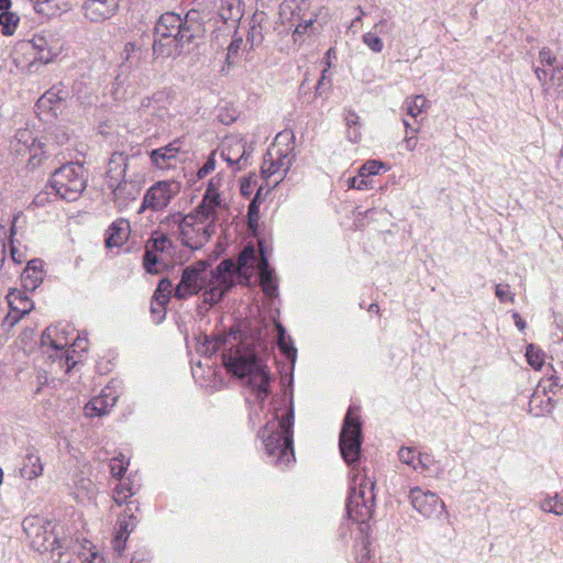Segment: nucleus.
<instances>
[{
    "mask_svg": "<svg viewBox=\"0 0 563 563\" xmlns=\"http://www.w3.org/2000/svg\"><path fill=\"white\" fill-rule=\"evenodd\" d=\"M222 363L227 372L241 379L263 401L268 394L271 376L262 360L265 349L262 334L242 322L227 332Z\"/></svg>",
    "mask_w": 563,
    "mask_h": 563,
    "instance_id": "1",
    "label": "nucleus"
},
{
    "mask_svg": "<svg viewBox=\"0 0 563 563\" xmlns=\"http://www.w3.org/2000/svg\"><path fill=\"white\" fill-rule=\"evenodd\" d=\"M216 287L211 290V299H223L238 284L250 286L252 278L257 275L263 292L271 298L278 296V282L274 269L269 265L264 242L258 241L245 244L239 252L236 260L231 257L222 260L214 267Z\"/></svg>",
    "mask_w": 563,
    "mask_h": 563,
    "instance_id": "2",
    "label": "nucleus"
},
{
    "mask_svg": "<svg viewBox=\"0 0 563 563\" xmlns=\"http://www.w3.org/2000/svg\"><path fill=\"white\" fill-rule=\"evenodd\" d=\"M205 26L199 11L190 10L184 18L174 12L161 15L155 25L153 49L161 55H169L173 47H184L203 35Z\"/></svg>",
    "mask_w": 563,
    "mask_h": 563,
    "instance_id": "3",
    "label": "nucleus"
},
{
    "mask_svg": "<svg viewBox=\"0 0 563 563\" xmlns=\"http://www.w3.org/2000/svg\"><path fill=\"white\" fill-rule=\"evenodd\" d=\"M128 156L122 152H114L108 162L104 184L111 191L112 200L119 210L125 209L136 200L142 190V183L134 178H126Z\"/></svg>",
    "mask_w": 563,
    "mask_h": 563,
    "instance_id": "4",
    "label": "nucleus"
},
{
    "mask_svg": "<svg viewBox=\"0 0 563 563\" xmlns=\"http://www.w3.org/2000/svg\"><path fill=\"white\" fill-rule=\"evenodd\" d=\"M208 262L198 261L184 268L180 282L175 288L174 296L177 299L184 300L203 290L202 296L205 302L210 306L220 302L222 299H211V290L218 286L213 278L216 275L214 268L208 271Z\"/></svg>",
    "mask_w": 563,
    "mask_h": 563,
    "instance_id": "5",
    "label": "nucleus"
},
{
    "mask_svg": "<svg viewBox=\"0 0 563 563\" xmlns=\"http://www.w3.org/2000/svg\"><path fill=\"white\" fill-rule=\"evenodd\" d=\"M374 486L372 478L362 472L356 473L352 479L346 509L349 517L361 525H365L373 515Z\"/></svg>",
    "mask_w": 563,
    "mask_h": 563,
    "instance_id": "6",
    "label": "nucleus"
},
{
    "mask_svg": "<svg viewBox=\"0 0 563 563\" xmlns=\"http://www.w3.org/2000/svg\"><path fill=\"white\" fill-rule=\"evenodd\" d=\"M51 186L62 199L76 201L87 186L85 167L73 162L64 164L52 174Z\"/></svg>",
    "mask_w": 563,
    "mask_h": 563,
    "instance_id": "7",
    "label": "nucleus"
},
{
    "mask_svg": "<svg viewBox=\"0 0 563 563\" xmlns=\"http://www.w3.org/2000/svg\"><path fill=\"white\" fill-rule=\"evenodd\" d=\"M169 228H176L181 243L192 250H197L210 239L209 227H197L194 214L183 216L180 212L169 214L162 222Z\"/></svg>",
    "mask_w": 563,
    "mask_h": 563,
    "instance_id": "8",
    "label": "nucleus"
},
{
    "mask_svg": "<svg viewBox=\"0 0 563 563\" xmlns=\"http://www.w3.org/2000/svg\"><path fill=\"white\" fill-rule=\"evenodd\" d=\"M55 525L41 517H29L23 520V530L26 533L32 549L37 552H54L60 549L57 536L54 533Z\"/></svg>",
    "mask_w": 563,
    "mask_h": 563,
    "instance_id": "9",
    "label": "nucleus"
},
{
    "mask_svg": "<svg viewBox=\"0 0 563 563\" xmlns=\"http://www.w3.org/2000/svg\"><path fill=\"white\" fill-rule=\"evenodd\" d=\"M69 342L64 332H59L57 327L51 325L45 329L41 336V347L45 354L57 363L60 368H65L68 373L76 364L77 361L66 349Z\"/></svg>",
    "mask_w": 563,
    "mask_h": 563,
    "instance_id": "10",
    "label": "nucleus"
},
{
    "mask_svg": "<svg viewBox=\"0 0 563 563\" xmlns=\"http://www.w3.org/2000/svg\"><path fill=\"white\" fill-rule=\"evenodd\" d=\"M361 434L357 408L351 406L345 415L339 442L341 454L349 464L358 460L362 443Z\"/></svg>",
    "mask_w": 563,
    "mask_h": 563,
    "instance_id": "11",
    "label": "nucleus"
},
{
    "mask_svg": "<svg viewBox=\"0 0 563 563\" xmlns=\"http://www.w3.org/2000/svg\"><path fill=\"white\" fill-rule=\"evenodd\" d=\"M409 500L413 509L427 519L449 516L444 501L433 492L413 487L409 492Z\"/></svg>",
    "mask_w": 563,
    "mask_h": 563,
    "instance_id": "12",
    "label": "nucleus"
},
{
    "mask_svg": "<svg viewBox=\"0 0 563 563\" xmlns=\"http://www.w3.org/2000/svg\"><path fill=\"white\" fill-rule=\"evenodd\" d=\"M180 186L178 183L161 180L152 185L143 197L142 205L139 213L150 209L154 212L164 210L179 192Z\"/></svg>",
    "mask_w": 563,
    "mask_h": 563,
    "instance_id": "13",
    "label": "nucleus"
},
{
    "mask_svg": "<svg viewBox=\"0 0 563 563\" xmlns=\"http://www.w3.org/2000/svg\"><path fill=\"white\" fill-rule=\"evenodd\" d=\"M271 463L277 464L282 459V417L275 408L272 418L258 433Z\"/></svg>",
    "mask_w": 563,
    "mask_h": 563,
    "instance_id": "14",
    "label": "nucleus"
},
{
    "mask_svg": "<svg viewBox=\"0 0 563 563\" xmlns=\"http://www.w3.org/2000/svg\"><path fill=\"white\" fill-rule=\"evenodd\" d=\"M309 0H284V15L289 14L290 26H295V41L305 34L314 21V14L309 10Z\"/></svg>",
    "mask_w": 563,
    "mask_h": 563,
    "instance_id": "15",
    "label": "nucleus"
},
{
    "mask_svg": "<svg viewBox=\"0 0 563 563\" xmlns=\"http://www.w3.org/2000/svg\"><path fill=\"white\" fill-rule=\"evenodd\" d=\"M164 99L165 93L163 91L143 98L137 108L140 119L154 126L163 123L168 115L167 108L164 106Z\"/></svg>",
    "mask_w": 563,
    "mask_h": 563,
    "instance_id": "16",
    "label": "nucleus"
},
{
    "mask_svg": "<svg viewBox=\"0 0 563 563\" xmlns=\"http://www.w3.org/2000/svg\"><path fill=\"white\" fill-rule=\"evenodd\" d=\"M11 148L18 155L29 154V164L33 167L42 162L43 144L29 130H19L15 133L14 139L11 141Z\"/></svg>",
    "mask_w": 563,
    "mask_h": 563,
    "instance_id": "17",
    "label": "nucleus"
},
{
    "mask_svg": "<svg viewBox=\"0 0 563 563\" xmlns=\"http://www.w3.org/2000/svg\"><path fill=\"white\" fill-rule=\"evenodd\" d=\"M119 7L120 0H82L80 11L88 21L100 23L111 19Z\"/></svg>",
    "mask_w": 563,
    "mask_h": 563,
    "instance_id": "18",
    "label": "nucleus"
},
{
    "mask_svg": "<svg viewBox=\"0 0 563 563\" xmlns=\"http://www.w3.org/2000/svg\"><path fill=\"white\" fill-rule=\"evenodd\" d=\"M125 57L118 67V74L114 78V85L117 88L124 85L129 76L140 69L143 64V52L140 47H136L134 43H126L124 46ZM118 89H115L117 91Z\"/></svg>",
    "mask_w": 563,
    "mask_h": 563,
    "instance_id": "19",
    "label": "nucleus"
},
{
    "mask_svg": "<svg viewBox=\"0 0 563 563\" xmlns=\"http://www.w3.org/2000/svg\"><path fill=\"white\" fill-rule=\"evenodd\" d=\"M8 303L11 311L4 319L3 324L13 328L34 307L33 301L21 290H12L8 294Z\"/></svg>",
    "mask_w": 563,
    "mask_h": 563,
    "instance_id": "20",
    "label": "nucleus"
},
{
    "mask_svg": "<svg viewBox=\"0 0 563 563\" xmlns=\"http://www.w3.org/2000/svg\"><path fill=\"white\" fill-rule=\"evenodd\" d=\"M250 155V151L246 146V142L242 137L227 139L221 150V157L230 165H238V169H241L246 164Z\"/></svg>",
    "mask_w": 563,
    "mask_h": 563,
    "instance_id": "21",
    "label": "nucleus"
},
{
    "mask_svg": "<svg viewBox=\"0 0 563 563\" xmlns=\"http://www.w3.org/2000/svg\"><path fill=\"white\" fill-rule=\"evenodd\" d=\"M30 44L36 52V58L45 64L52 62L60 52L62 46L52 35L35 34Z\"/></svg>",
    "mask_w": 563,
    "mask_h": 563,
    "instance_id": "22",
    "label": "nucleus"
},
{
    "mask_svg": "<svg viewBox=\"0 0 563 563\" xmlns=\"http://www.w3.org/2000/svg\"><path fill=\"white\" fill-rule=\"evenodd\" d=\"M130 234V221L124 218L117 219L111 223L106 232V247L113 249L123 246L124 243L129 240Z\"/></svg>",
    "mask_w": 563,
    "mask_h": 563,
    "instance_id": "23",
    "label": "nucleus"
},
{
    "mask_svg": "<svg viewBox=\"0 0 563 563\" xmlns=\"http://www.w3.org/2000/svg\"><path fill=\"white\" fill-rule=\"evenodd\" d=\"M43 468L37 450L33 446L26 448L21 455L20 476L32 481L42 475Z\"/></svg>",
    "mask_w": 563,
    "mask_h": 563,
    "instance_id": "24",
    "label": "nucleus"
},
{
    "mask_svg": "<svg viewBox=\"0 0 563 563\" xmlns=\"http://www.w3.org/2000/svg\"><path fill=\"white\" fill-rule=\"evenodd\" d=\"M108 389L109 388L103 389L99 396L92 398L85 405L84 411L87 417L104 416L115 405L118 397L112 395L111 391H108Z\"/></svg>",
    "mask_w": 563,
    "mask_h": 563,
    "instance_id": "25",
    "label": "nucleus"
},
{
    "mask_svg": "<svg viewBox=\"0 0 563 563\" xmlns=\"http://www.w3.org/2000/svg\"><path fill=\"white\" fill-rule=\"evenodd\" d=\"M131 511V507L128 506L125 510V515L119 518L118 526L119 529L113 539V549L118 554H121L124 550L125 542L130 536V533L135 529L137 520L133 516V514H129Z\"/></svg>",
    "mask_w": 563,
    "mask_h": 563,
    "instance_id": "26",
    "label": "nucleus"
},
{
    "mask_svg": "<svg viewBox=\"0 0 563 563\" xmlns=\"http://www.w3.org/2000/svg\"><path fill=\"white\" fill-rule=\"evenodd\" d=\"M43 261L34 258L27 262L26 267L21 274L22 285L25 290H35L43 282Z\"/></svg>",
    "mask_w": 563,
    "mask_h": 563,
    "instance_id": "27",
    "label": "nucleus"
},
{
    "mask_svg": "<svg viewBox=\"0 0 563 563\" xmlns=\"http://www.w3.org/2000/svg\"><path fill=\"white\" fill-rule=\"evenodd\" d=\"M227 340V333L218 335L203 334L198 339L197 352L205 356H212L218 351L224 354V341Z\"/></svg>",
    "mask_w": 563,
    "mask_h": 563,
    "instance_id": "28",
    "label": "nucleus"
},
{
    "mask_svg": "<svg viewBox=\"0 0 563 563\" xmlns=\"http://www.w3.org/2000/svg\"><path fill=\"white\" fill-rule=\"evenodd\" d=\"M242 0H221L219 15L224 23L235 25L243 16Z\"/></svg>",
    "mask_w": 563,
    "mask_h": 563,
    "instance_id": "29",
    "label": "nucleus"
},
{
    "mask_svg": "<svg viewBox=\"0 0 563 563\" xmlns=\"http://www.w3.org/2000/svg\"><path fill=\"white\" fill-rule=\"evenodd\" d=\"M179 147L176 143H170L166 146L153 150L151 153L152 163L158 168H168L169 162L176 157Z\"/></svg>",
    "mask_w": 563,
    "mask_h": 563,
    "instance_id": "30",
    "label": "nucleus"
},
{
    "mask_svg": "<svg viewBox=\"0 0 563 563\" xmlns=\"http://www.w3.org/2000/svg\"><path fill=\"white\" fill-rule=\"evenodd\" d=\"M282 167V152L278 147H276L275 143L273 144V148H271L266 156L264 157V162L262 165V175L264 177H271L274 174L278 173Z\"/></svg>",
    "mask_w": 563,
    "mask_h": 563,
    "instance_id": "31",
    "label": "nucleus"
},
{
    "mask_svg": "<svg viewBox=\"0 0 563 563\" xmlns=\"http://www.w3.org/2000/svg\"><path fill=\"white\" fill-rule=\"evenodd\" d=\"M219 206H213V203L209 200H205L202 198L201 202L196 207L195 212L191 214L195 216V220L198 223H203L207 220H211L208 225L209 229L212 227V223L217 220V208Z\"/></svg>",
    "mask_w": 563,
    "mask_h": 563,
    "instance_id": "32",
    "label": "nucleus"
},
{
    "mask_svg": "<svg viewBox=\"0 0 563 563\" xmlns=\"http://www.w3.org/2000/svg\"><path fill=\"white\" fill-rule=\"evenodd\" d=\"M427 106V98L423 95H416L405 99L402 109L407 115L417 119L426 110Z\"/></svg>",
    "mask_w": 563,
    "mask_h": 563,
    "instance_id": "33",
    "label": "nucleus"
},
{
    "mask_svg": "<svg viewBox=\"0 0 563 563\" xmlns=\"http://www.w3.org/2000/svg\"><path fill=\"white\" fill-rule=\"evenodd\" d=\"M139 485L134 484V482L129 477L114 488L113 500L117 505L121 506L125 504L130 497L135 495Z\"/></svg>",
    "mask_w": 563,
    "mask_h": 563,
    "instance_id": "34",
    "label": "nucleus"
},
{
    "mask_svg": "<svg viewBox=\"0 0 563 563\" xmlns=\"http://www.w3.org/2000/svg\"><path fill=\"white\" fill-rule=\"evenodd\" d=\"M172 291V280H169L168 278L161 279L153 296V299L156 302V305L161 306V312H164V306L168 303Z\"/></svg>",
    "mask_w": 563,
    "mask_h": 563,
    "instance_id": "35",
    "label": "nucleus"
},
{
    "mask_svg": "<svg viewBox=\"0 0 563 563\" xmlns=\"http://www.w3.org/2000/svg\"><path fill=\"white\" fill-rule=\"evenodd\" d=\"M540 509L544 512L554 514L556 516L563 515V492L556 493L553 496H547L540 501Z\"/></svg>",
    "mask_w": 563,
    "mask_h": 563,
    "instance_id": "36",
    "label": "nucleus"
},
{
    "mask_svg": "<svg viewBox=\"0 0 563 563\" xmlns=\"http://www.w3.org/2000/svg\"><path fill=\"white\" fill-rule=\"evenodd\" d=\"M20 23V16L11 12L10 10H2L0 13V25L2 29V34L10 36L14 34L18 25Z\"/></svg>",
    "mask_w": 563,
    "mask_h": 563,
    "instance_id": "37",
    "label": "nucleus"
},
{
    "mask_svg": "<svg viewBox=\"0 0 563 563\" xmlns=\"http://www.w3.org/2000/svg\"><path fill=\"white\" fill-rule=\"evenodd\" d=\"M33 8L36 13L45 18L56 16L62 11L56 0H35Z\"/></svg>",
    "mask_w": 563,
    "mask_h": 563,
    "instance_id": "38",
    "label": "nucleus"
},
{
    "mask_svg": "<svg viewBox=\"0 0 563 563\" xmlns=\"http://www.w3.org/2000/svg\"><path fill=\"white\" fill-rule=\"evenodd\" d=\"M146 245L150 250H153L156 253H163L172 247V241L166 234L154 232L151 239L146 242Z\"/></svg>",
    "mask_w": 563,
    "mask_h": 563,
    "instance_id": "39",
    "label": "nucleus"
},
{
    "mask_svg": "<svg viewBox=\"0 0 563 563\" xmlns=\"http://www.w3.org/2000/svg\"><path fill=\"white\" fill-rule=\"evenodd\" d=\"M544 352L534 344H529L526 350L528 364L534 369H540L544 363Z\"/></svg>",
    "mask_w": 563,
    "mask_h": 563,
    "instance_id": "40",
    "label": "nucleus"
},
{
    "mask_svg": "<svg viewBox=\"0 0 563 563\" xmlns=\"http://www.w3.org/2000/svg\"><path fill=\"white\" fill-rule=\"evenodd\" d=\"M220 186H221V178L219 176L211 178L202 198L205 200L211 201L213 203V206H220L221 205V198H220V194H219Z\"/></svg>",
    "mask_w": 563,
    "mask_h": 563,
    "instance_id": "41",
    "label": "nucleus"
},
{
    "mask_svg": "<svg viewBox=\"0 0 563 563\" xmlns=\"http://www.w3.org/2000/svg\"><path fill=\"white\" fill-rule=\"evenodd\" d=\"M242 46H243L242 37L232 40V42L230 43V45L228 47V52H227V56H225V66L222 68L223 73L225 71L227 68L229 69L232 65H234L235 59L238 58Z\"/></svg>",
    "mask_w": 563,
    "mask_h": 563,
    "instance_id": "42",
    "label": "nucleus"
},
{
    "mask_svg": "<svg viewBox=\"0 0 563 563\" xmlns=\"http://www.w3.org/2000/svg\"><path fill=\"white\" fill-rule=\"evenodd\" d=\"M129 464V460H125V456L122 453L113 457L110 462V471L112 476L115 478H121L128 470Z\"/></svg>",
    "mask_w": 563,
    "mask_h": 563,
    "instance_id": "43",
    "label": "nucleus"
},
{
    "mask_svg": "<svg viewBox=\"0 0 563 563\" xmlns=\"http://www.w3.org/2000/svg\"><path fill=\"white\" fill-rule=\"evenodd\" d=\"M380 169H386L385 164L380 161L371 159L360 167L358 176L366 178L372 175H378Z\"/></svg>",
    "mask_w": 563,
    "mask_h": 563,
    "instance_id": "44",
    "label": "nucleus"
},
{
    "mask_svg": "<svg viewBox=\"0 0 563 563\" xmlns=\"http://www.w3.org/2000/svg\"><path fill=\"white\" fill-rule=\"evenodd\" d=\"M19 220V217L15 216L12 220V224H11V228H10V244H11V260L14 264H21L25 257H24V254L22 252H20L15 245H14V239L13 236L16 234V229H15V224Z\"/></svg>",
    "mask_w": 563,
    "mask_h": 563,
    "instance_id": "45",
    "label": "nucleus"
},
{
    "mask_svg": "<svg viewBox=\"0 0 563 563\" xmlns=\"http://www.w3.org/2000/svg\"><path fill=\"white\" fill-rule=\"evenodd\" d=\"M291 417H292V415L290 417H284V449H283L284 461L286 460V456L288 454H290L292 460H295V452H294V446H292V440H291V435L289 433L290 418Z\"/></svg>",
    "mask_w": 563,
    "mask_h": 563,
    "instance_id": "46",
    "label": "nucleus"
},
{
    "mask_svg": "<svg viewBox=\"0 0 563 563\" xmlns=\"http://www.w3.org/2000/svg\"><path fill=\"white\" fill-rule=\"evenodd\" d=\"M399 459L402 463L411 466L412 468L417 470L420 464H422L420 457L416 456L415 450L410 448H401L399 450Z\"/></svg>",
    "mask_w": 563,
    "mask_h": 563,
    "instance_id": "47",
    "label": "nucleus"
},
{
    "mask_svg": "<svg viewBox=\"0 0 563 563\" xmlns=\"http://www.w3.org/2000/svg\"><path fill=\"white\" fill-rule=\"evenodd\" d=\"M157 263V253L153 250H150V247L145 244V253L143 255V266L145 271L150 274H156L158 272L156 268Z\"/></svg>",
    "mask_w": 563,
    "mask_h": 563,
    "instance_id": "48",
    "label": "nucleus"
},
{
    "mask_svg": "<svg viewBox=\"0 0 563 563\" xmlns=\"http://www.w3.org/2000/svg\"><path fill=\"white\" fill-rule=\"evenodd\" d=\"M257 197H258V194L251 201V203L249 205V210H247L249 228L253 232H255L257 230L258 219H260V206L257 203Z\"/></svg>",
    "mask_w": 563,
    "mask_h": 563,
    "instance_id": "49",
    "label": "nucleus"
},
{
    "mask_svg": "<svg viewBox=\"0 0 563 563\" xmlns=\"http://www.w3.org/2000/svg\"><path fill=\"white\" fill-rule=\"evenodd\" d=\"M363 43L374 53H380L384 48L382 38L376 32H367L363 35Z\"/></svg>",
    "mask_w": 563,
    "mask_h": 563,
    "instance_id": "50",
    "label": "nucleus"
},
{
    "mask_svg": "<svg viewBox=\"0 0 563 563\" xmlns=\"http://www.w3.org/2000/svg\"><path fill=\"white\" fill-rule=\"evenodd\" d=\"M495 295L501 302H514L515 295L509 290L508 285H497Z\"/></svg>",
    "mask_w": 563,
    "mask_h": 563,
    "instance_id": "51",
    "label": "nucleus"
},
{
    "mask_svg": "<svg viewBox=\"0 0 563 563\" xmlns=\"http://www.w3.org/2000/svg\"><path fill=\"white\" fill-rule=\"evenodd\" d=\"M273 320V327H274V342L275 346L279 352H282V321L278 317V311L276 312V316L272 317Z\"/></svg>",
    "mask_w": 563,
    "mask_h": 563,
    "instance_id": "52",
    "label": "nucleus"
},
{
    "mask_svg": "<svg viewBox=\"0 0 563 563\" xmlns=\"http://www.w3.org/2000/svg\"><path fill=\"white\" fill-rule=\"evenodd\" d=\"M216 153L212 152L210 156L208 157L207 162L198 169L197 176L199 178H205L207 175H209L212 170L216 168Z\"/></svg>",
    "mask_w": 563,
    "mask_h": 563,
    "instance_id": "53",
    "label": "nucleus"
},
{
    "mask_svg": "<svg viewBox=\"0 0 563 563\" xmlns=\"http://www.w3.org/2000/svg\"><path fill=\"white\" fill-rule=\"evenodd\" d=\"M369 184V180L365 177L355 176L347 179V187L350 189L365 190L368 188Z\"/></svg>",
    "mask_w": 563,
    "mask_h": 563,
    "instance_id": "54",
    "label": "nucleus"
},
{
    "mask_svg": "<svg viewBox=\"0 0 563 563\" xmlns=\"http://www.w3.org/2000/svg\"><path fill=\"white\" fill-rule=\"evenodd\" d=\"M284 357L291 361L292 365L295 364L296 356H297V350L292 346V343L290 340H286V336L284 335Z\"/></svg>",
    "mask_w": 563,
    "mask_h": 563,
    "instance_id": "55",
    "label": "nucleus"
},
{
    "mask_svg": "<svg viewBox=\"0 0 563 563\" xmlns=\"http://www.w3.org/2000/svg\"><path fill=\"white\" fill-rule=\"evenodd\" d=\"M539 57H540L541 63L549 65V66H552L556 60V57L552 54V52L548 47H543L540 51Z\"/></svg>",
    "mask_w": 563,
    "mask_h": 563,
    "instance_id": "56",
    "label": "nucleus"
},
{
    "mask_svg": "<svg viewBox=\"0 0 563 563\" xmlns=\"http://www.w3.org/2000/svg\"><path fill=\"white\" fill-rule=\"evenodd\" d=\"M394 24L389 23L386 19H380L374 26L376 33L388 34L393 31Z\"/></svg>",
    "mask_w": 563,
    "mask_h": 563,
    "instance_id": "57",
    "label": "nucleus"
},
{
    "mask_svg": "<svg viewBox=\"0 0 563 563\" xmlns=\"http://www.w3.org/2000/svg\"><path fill=\"white\" fill-rule=\"evenodd\" d=\"M329 87L330 80L327 77V69H324L316 87L317 95L321 96Z\"/></svg>",
    "mask_w": 563,
    "mask_h": 563,
    "instance_id": "58",
    "label": "nucleus"
},
{
    "mask_svg": "<svg viewBox=\"0 0 563 563\" xmlns=\"http://www.w3.org/2000/svg\"><path fill=\"white\" fill-rule=\"evenodd\" d=\"M345 122H346L347 129L358 128L360 126V117L357 115L356 112L349 110V111H346V114H345Z\"/></svg>",
    "mask_w": 563,
    "mask_h": 563,
    "instance_id": "59",
    "label": "nucleus"
},
{
    "mask_svg": "<svg viewBox=\"0 0 563 563\" xmlns=\"http://www.w3.org/2000/svg\"><path fill=\"white\" fill-rule=\"evenodd\" d=\"M5 236V228L0 224V268L4 264L5 256H7V246L3 241Z\"/></svg>",
    "mask_w": 563,
    "mask_h": 563,
    "instance_id": "60",
    "label": "nucleus"
},
{
    "mask_svg": "<svg viewBox=\"0 0 563 563\" xmlns=\"http://www.w3.org/2000/svg\"><path fill=\"white\" fill-rule=\"evenodd\" d=\"M551 80L554 85L561 88L560 93H563V68L553 69Z\"/></svg>",
    "mask_w": 563,
    "mask_h": 563,
    "instance_id": "61",
    "label": "nucleus"
},
{
    "mask_svg": "<svg viewBox=\"0 0 563 563\" xmlns=\"http://www.w3.org/2000/svg\"><path fill=\"white\" fill-rule=\"evenodd\" d=\"M151 311L154 316L157 314V322H161L166 314V306H164V312H161V306L156 305V302L153 300L151 303Z\"/></svg>",
    "mask_w": 563,
    "mask_h": 563,
    "instance_id": "62",
    "label": "nucleus"
},
{
    "mask_svg": "<svg viewBox=\"0 0 563 563\" xmlns=\"http://www.w3.org/2000/svg\"><path fill=\"white\" fill-rule=\"evenodd\" d=\"M347 136L352 142H358L361 140L358 128L347 129Z\"/></svg>",
    "mask_w": 563,
    "mask_h": 563,
    "instance_id": "63",
    "label": "nucleus"
},
{
    "mask_svg": "<svg viewBox=\"0 0 563 563\" xmlns=\"http://www.w3.org/2000/svg\"><path fill=\"white\" fill-rule=\"evenodd\" d=\"M84 563H104V559L98 553H91L90 558L87 559Z\"/></svg>",
    "mask_w": 563,
    "mask_h": 563,
    "instance_id": "64",
    "label": "nucleus"
}]
</instances>
